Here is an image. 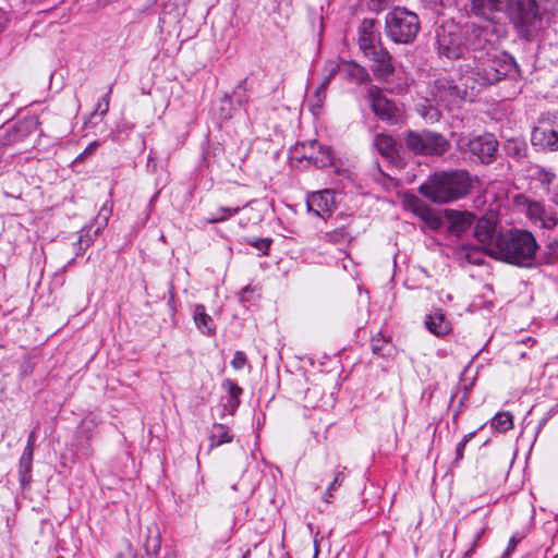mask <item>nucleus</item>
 Here are the masks:
<instances>
[{
    "label": "nucleus",
    "mask_w": 558,
    "mask_h": 558,
    "mask_svg": "<svg viewBox=\"0 0 558 558\" xmlns=\"http://www.w3.org/2000/svg\"><path fill=\"white\" fill-rule=\"evenodd\" d=\"M112 93V86H109L107 94L96 104L95 114L99 113L104 117L109 110L110 95Z\"/></svg>",
    "instance_id": "nucleus-35"
},
{
    "label": "nucleus",
    "mask_w": 558,
    "mask_h": 558,
    "mask_svg": "<svg viewBox=\"0 0 558 558\" xmlns=\"http://www.w3.org/2000/svg\"><path fill=\"white\" fill-rule=\"evenodd\" d=\"M373 112L381 120L397 124L401 120V111L383 95L377 86H371L367 92Z\"/></svg>",
    "instance_id": "nucleus-14"
},
{
    "label": "nucleus",
    "mask_w": 558,
    "mask_h": 558,
    "mask_svg": "<svg viewBox=\"0 0 558 558\" xmlns=\"http://www.w3.org/2000/svg\"><path fill=\"white\" fill-rule=\"evenodd\" d=\"M329 63H332V61ZM333 64L338 68L337 72L349 82L364 84L371 81V75L367 70L355 61H340L339 63L333 62Z\"/></svg>",
    "instance_id": "nucleus-18"
},
{
    "label": "nucleus",
    "mask_w": 558,
    "mask_h": 558,
    "mask_svg": "<svg viewBox=\"0 0 558 558\" xmlns=\"http://www.w3.org/2000/svg\"><path fill=\"white\" fill-rule=\"evenodd\" d=\"M468 146L469 150L483 163H489L497 151V141L492 134L474 137L469 141Z\"/></svg>",
    "instance_id": "nucleus-15"
},
{
    "label": "nucleus",
    "mask_w": 558,
    "mask_h": 558,
    "mask_svg": "<svg viewBox=\"0 0 558 558\" xmlns=\"http://www.w3.org/2000/svg\"><path fill=\"white\" fill-rule=\"evenodd\" d=\"M475 432H471L466 435H464V437L462 438V440L460 441V444H463L464 446H466V444L475 436Z\"/></svg>",
    "instance_id": "nucleus-50"
},
{
    "label": "nucleus",
    "mask_w": 558,
    "mask_h": 558,
    "mask_svg": "<svg viewBox=\"0 0 558 558\" xmlns=\"http://www.w3.org/2000/svg\"><path fill=\"white\" fill-rule=\"evenodd\" d=\"M515 203L536 228L551 230L558 226V215L551 207L524 195L518 196Z\"/></svg>",
    "instance_id": "nucleus-9"
},
{
    "label": "nucleus",
    "mask_w": 558,
    "mask_h": 558,
    "mask_svg": "<svg viewBox=\"0 0 558 558\" xmlns=\"http://www.w3.org/2000/svg\"><path fill=\"white\" fill-rule=\"evenodd\" d=\"M462 28L466 52L472 53V58L484 57L485 52H498L495 48L498 28L494 23L466 24Z\"/></svg>",
    "instance_id": "nucleus-6"
},
{
    "label": "nucleus",
    "mask_w": 558,
    "mask_h": 558,
    "mask_svg": "<svg viewBox=\"0 0 558 558\" xmlns=\"http://www.w3.org/2000/svg\"><path fill=\"white\" fill-rule=\"evenodd\" d=\"M497 221L494 217H482L477 220L474 229L475 239L483 245L489 255L490 244L495 242Z\"/></svg>",
    "instance_id": "nucleus-19"
},
{
    "label": "nucleus",
    "mask_w": 558,
    "mask_h": 558,
    "mask_svg": "<svg viewBox=\"0 0 558 558\" xmlns=\"http://www.w3.org/2000/svg\"><path fill=\"white\" fill-rule=\"evenodd\" d=\"M240 405V398H227L226 408L230 413H234Z\"/></svg>",
    "instance_id": "nucleus-44"
},
{
    "label": "nucleus",
    "mask_w": 558,
    "mask_h": 558,
    "mask_svg": "<svg viewBox=\"0 0 558 558\" xmlns=\"http://www.w3.org/2000/svg\"><path fill=\"white\" fill-rule=\"evenodd\" d=\"M116 558H136V556L131 546H128L126 549L118 554Z\"/></svg>",
    "instance_id": "nucleus-47"
},
{
    "label": "nucleus",
    "mask_w": 558,
    "mask_h": 558,
    "mask_svg": "<svg viewBox=\"0 0 558 558\" xmlns=\"http://www.w3.org/2000/svg\"><path fill=\"white\" fill-rule=\"evenodd\" d=\"M428 220L434 228H437L440 223V218L434 214H429Z\"/></svg>",
    "instance_id": "nucleus-48"
},
{
    "label": "nucleus",
    "mask_w": 558,
    "mask_h": 558,
    "mask_svg": "<svg viewBox=\"0 0 558 558\" xmlns=\"http://www.w3.org/2000/svg\"><path fill=\"white\" fill-rule=\"evenodd\" d=\"M484 57L473 58V64L464 65L463 73L478 85L486 86L497 83L515 69L512 57L505 52H485Z\"/></svg>",
    "instance_id": "nucleus-4"
},
{
    "label": "nucleus",
    "mask_w": 558,
    "mask_h": 558,
    "mask_svg": "<svg viewBox=\"0 0 558 558\" xmlns=\"http://www.w3.org/2000/svg\"><path fill=\"white\" fill-rule=\"evenodd\" d=\"M231 488H232L233 490H236V489H238L236 485H232V487H231Z\"/></svg>",
    "instance_id": "nucleus-55"
},
{
    "label": "nucleus",
    "mask_w": 558,
    "mask_h": 558,
    "mask_svg": "<svg viewBox=\"0 0 558 558\" xmlns=\"http://www.w3.org/2000/svg\"><path fill=\"white\" fill-rule=\"evenodd\" d=\"M73 262H74V259H71V260L66 264V266H65V267L71 266V265L73 264Z\"/></svg>",
    "instance_id": "nucleus-54"
},
{
    "label": "nucleus",
    "mask_w": 558,
    "mask_h": 558,
    "mask_svg": "<svg viewBox=\"0 0 558 558\" xmlns=\"http://www.w3.org/2000/svg\"><path fill=\"white\" fill-rule=\"evenodd\" d=\"M374 146L386 158H393L396 156V142L390 135L377 134L374 138Z\"/></svg>",
    "instance_id": "nucleus-26"
},
{
    "label": "nucleus",
    "mask_w": 558,
    "mask_h": 558,
    "mask_svg": "<svg viewBox=\"0 0 558 558\" xmlns=\"http://www.w3.org/2000/svg\"><path fill=\"white\" fill-rule=\"evenodd\" d=\"M363 54L365 58H367L374 64V63L378 62V60H381L383 58L388 56L389 52L381 45H379V46L371 49L369 51H365V53H363Z\"/></svg>",
    "instance_id": "nucleus-34"
},
{
    "label": "nucleus",
    "mask_w": 558,
    "mask_h": 558,
    "mask_svg": "<svg viewBox=\"0 0 558 558\" xmlns=\"http://www.w3.org/2000/svg\"><path fill=\"white\" fill-rule=\"evenodd\" d=\"M421 28L416 13L396 7L386 15L385 31L389 39L396 44L408 45L415 40Z\"/></svg>",
    "instance_id": "nucleus-5"
},
{
    "label": "nucleus",
    "mask_w": 558,
    "mask_h": 558,
    "mask_svg": "<svg viewBox=\"0 0 558 558\" xmlns=\"http://www.w3.org/2000/svg\"><path fill=\"white\" fill-rule=\"evenodd\" d=\"M306 203L310 211L325 219L335 208V195L329 190L314 192L307 197Z\"/></svg>",
    "instance_id": "nucleus-16"
},
{
    "label": "nucleus",
    "mask_w": 558,
    "mask_h": 558,
    "mask_svg": "<svg viewBox=\"0 0 558 558\" xmlns=\"http://www.w3.org/2000/svg\"><path fill=\"white\" fill-rule=\"evenodd\" d=\"M193 318L196 327L202 333L214 335L216 327L210 315L206 313L205 306L197 304L194 308Z\"/></svg>",
    "instance_id": "nucleus-24"
},
{
    "label": "nucleus",
    "mask_w": 558,
    "mask_h": 558,
    "mask_svg": "<svg viewBox=\"0 0 558 558\" xmlns=\"http://www.w3.org/2000/svg\"><path fill=\"white\" fill-rule=\"evenodd\" d=\"M7 17L4 15V13L0 12V32L7 25Z\"/></svg>",
    "instance_id": "nucleus-51"
},
{
    "label": "nucleus",
    "mask_w": 558,
    "mask_h": 558,
    "mask_svg": "<svg viewBox=\"0 0 558 558\" xmlns=\"http://www.w3.org/2000/svg\"><path fill=\"white\" fill-rule=\"evenodd\" d=\"M35 433L32 432L28 436V439H27V445L26 447L24 448V451L23 452H27V450H29V454H34V448H35Z\"/></svg>",
    "instance_id": "nucleus-45"
},
{
    "label": "nucleus",
    "mask_w": 558,
    "mask_h": 558,
    "mask_svg": "<svg viewBox=\"0 0 558 558\" xmlns=\"http://www.w3.org/2000/svg\"><path fill=\"white\" fill-rule=\"evenodd\" d=\"M337 66L333 63H327L326 71L327 74L319 86L316 88L314 95L310 98L311 110L314 114H318L319 110L323 107L324 100L326 98V90L330 83V81L337 74Z\"/></svg>",
    "instance_id": "nucleus-22"
},
{
    "label": "nucleus",
    "mask_w": 558,
    "mask_h": 558,
    "mask_svg": "<svg viewBox=\"0 0 558 558\" xmlns=\"http://www.w3.org/2000/svg\"><path fill=\"white\" fill-rule=\"evenodd\" d=\"M492 428L506 433L513 427V415L510 412H498L492 418Z\"/></svg>",
    "instance_id": "nucleus-29"
},
{
    "label": "nucleus",
    "mask_w": 558,
    "mask_h": 558,
    "mask_svg": "<svg viewBox=\"0 0 558 558\" xmlns=\"http://www.w3.org/2000/svg\"><path fill=\"white\" fill-rule=\"evenodd\" d=\"M250 244L257 250L262 251L263 254H267V251L270 246V241L268 239H257L255 241H250Z\"/></svg>",
    "instance_id": "nucleus-42"
},
{
    "label": "nucleus",
    "mask_w": 558,
    "mask_h": 558,
    "mask_svg": "<svg viewBox=\"0 0 558 558\" xmlns=\"http://www.w3.org/2000/svg\"><path fill=\"white\" fill-rule=\"evenodd\" d=\"M538 243L531 231L509 229L496 234L490 244L489 256L518 266L529 268L534 265Z\"/></svg>",
    "instance_id": "nucleus-2"
},
{
    "label": "nucleus",
    "mask_w": 558,
    "mask_h": 558,
    "mask_svg": "<svg viewBox=\"0 0 558 558\" xmlns=\"http://www.w3.org/2000/svg\"><path fill=\"white\" fill-rule=\"evenodd\" d=\"M253 291H254V289H253L251 286H246V287H244V288L241 290V292H240V300L243 302V301L245 300V296H244V295H245L247 292H253Z\"/></svg>",
    "instance_id": "nucleus-49"
},
{
    "label": "nucleus",
    "mask_w": 558,
    "mask_h": 558,
    "mask_svg": "<svg viewBox=\"0 0 558 558\" xmlns=\"http://www.w3.org/2000/svg\"><path fill=\"white\" fill-rule=\"evenodd\" d=\"M100 146V143L98 141H94L92 143H89V145L84 149L83 153H81L75 161H83L85 158L92 156L95 154V151L98 149V147Z\"/></svg>",
    "instance_id": "nucleus-38"
},
{
    "label": "nucleus",
    "mask_w": 558,
    "mask_h": 558,
    "mask_svg": "<svg viewBox=\"0 0 558 558\" xmlns=\"http://www.w3.org/2000/svg\"><path fill=\"white\" fill-rule=\"evenodd\" d=\"M551 9L545 4L541 9L537 0H472L471 12L484 19L485 23H494L501 12L506 11L519 34L531 39L543 28V11Z\"/></svg>",
    "instance_id": "nucleus-1"
},
{
    "label": "nucleus",
    "mask_w": 558,
    "mask_h": 558,
    "mask_svg": "<svg viewBox=\"0 0 558 558\" xmlns=\"http://www.w3.org/2000/svg\"><path fill=\"white\" fill-rule=\"evenodd\" d=\"M345 468H338L335 472L332 482L328 485L324 496L323 500L326 502H330L331 498L333 497V493L342 485L345 478L344 474Z\"/></svg>",
    "instance_id": "nucleus-30"
},
{
    "label": "nucleus",
    "mask_w": 558,
    "mask_h": 558,
    "mask_svg": "<svg viewBox=\"0 0 558 558\" xmlns=\"http://www.w3.org/2000/svg\"><path fill=\"white\" fill-rule=\"evenodd\" d=\"M424 325L430 333L437 337H444L450 333L452 329L450 322L441 310H435L427 314Z\"/></svg>",
    "instance_id": "nucleus-21"
},
{
    "label": "nucleus",
    "mask_w": 558,
    "mask_h": 558,
    "mask_svg": "<svg viewBox=\"0 0 558 558\" xmlns=\"http://www.w3.org/2000/svg\"><path fill=\"white\" fill-rule=\"evenodd\" d=\"M240 211V207H219L216 213H213L210 217L207 218L208 223H218L229 219L230 217L236 215Z\"/></svg>",
    "instance_id": "nucleus-31"
},
{
    "label": "nucleus",
    "mask_w": 558,
    "mask_h": 558,
    "mask_svg": "<svg viewBox=\"0 0 558 558\" xmlns=\"http://www.w3.org/2000/svg\"><path fill=\"white\" fill-rule=\"evenodd\" d=\"M477 178L465 170L436 171L420 186L418 192L436 204H447L469 195Z\"/></svg>",
    "instance_id": "nucleus-3"
},
{
    "label": "nucleus",
    "mask_w": 558,
    "mask_h": 558,
    "mask_svg": "<svg viewBox=\"0 0 558 558\" xmlns=\"http://www.w3.org/2000/svg\"><path fill=\"white\" fill-rule=\"evenodd\" d=\"M555 178V174L549 172V171H546V170H539L537 172V179L538 181L542 183V184H550L551 181L554 180Z\"/></svg>",
    "instance_id": "nucleus-43"
},
{
    "label": "nucleus",
    "mask_w": 558,
    "mask_h": 558,
    "mask_svg": "<svg viewBox=\"0 0 558 558\" xmlns=\"http://www.w3.org/2000/svg\"><path fill=\"white\" fill-rule=\"evenodd\" d=\"M246 356L242 351H236L231 361V365L235 369H242L246 364Z\"/></svg>",
    "instance_id": "nucleus-41"
},
{
    "label": "nucleus",
    "mask_w": 558,
    "mask_h": 558,
    "mask_svg": "<svg viewBox=\"0 0 558 558\" xmlns=\"http://www.w3.org/2000/svg\"><path fill=\"white\" fill-rule=\"evenodd\" d=\"M38 122L34 118L17 121L10 128L0 129V148L5 149L23 143L37 129Z\"/></svg>",
    "instance_id": "nucleus-13"
},
{
    "label": "nucleus",
    "mask_w": 558,
    "mask_h": 558,
    "mask_svg": "<svg viewBox=\"0 0 558 558\" xmlns=\"http://www.w3.org/2000/svg\"><path fill=\"white\" fill-rule=\"evenodd\" d=\"M531 142L541 149L558 150V112L542 117L531 134Z\"/></svg>",
    "instance_id": "nucleus-10"
},
{
    "label": "nucleus",
    "mask_w": 558,
    "mask_h": 558,
    "mask_svg": "<svg viewBox=\"0 0 558 558\" xmlns=\"http://www.w3.org/2000/svg\"><path fill=\"white\" fill-rule=\"evenodd\" d=\"M291 154L294 158L299 160L305 159L318 168L332 165V153L330 148L320 145L315 140L298 143L292 147Z\"/></svg>",
    "instance_id": "nucleus-11"
},
{
    "label": "nucleus",
    "mask_w": 558,
    "mask_h": 558,
    "mask_svg": "<svg viewBox=\"0 0 558 558\" xmlns=\"http://www.w3.org/2000/svg\"><path fill=\"white\" fill-rule=\"evenodd\" d=\"M233 439V435L230 432V428L220 423H215L210 429L209 436V448L214 449L223 444L231 442Z\"/></svg>",
    "instance_id": "nucleus-25"
},
{
    "label": "nucleus",
    "mask_w": 558,
    "mask_h": 558,
    "mask_svg": "<svg viewBox=\"0 0 558 558\" xmlns=\"http://www.w3.org/2000/svg\"><path fill=\"white\" fill-rule=\"evenodd\" d=\"M474 215L469 211H460L456 209H445V219L448 222L450 233L460 236L474 222Z\"/></svg>",
    "instance_id": "nucleus-17"
},
{
    "label": "nucleus",
    "mask_w": 558,
    "mask_h": 558,
    "mask_svg": "<svg viewBox=\"0 0 558 558\" xmlns=\"http://www.w3.org/2000/svg\"><path fill=\"white\" fill-rule=\"evenodd\" d=\"M371 70L378 80L386 81L395 72L392 56L389 53L378 60V62L372 64Z\"/></svg>",
    "instance_id": "nucleus-28"
},
{
    "label": "nucleus",
    "mask_w": 558,
    "mask_h": 558,
    "mask_svg": "<svg viewBox=\"0 0 558 558\" xmlns=\"http://www.w3.org/2000/svg\"><path fill=\"white\" fill-rule=\"evenodd\" d=\"M432 95L438 104L451 110L465 97V90L454 84L452 80L440 77L435 81Z\"/></svg>",
    "instance_id": "nucleus-12"
},
{
    "label": "nucleus",
    "mask_w": 558,
    "mask_h": 558,
    "mask_svg": "<svg viewBox=\"0 0 558 558\" xmlns=\"http://www.w3.org/2000/svg\"><path fill=\"white\" fill-rule=\"evenodd\" d=\"M380 45L379 33L373 20H364L359 31V47L363 53Z\"/></svg>",
    "instance_id": "nucleus-20"
},
{
    "label": "nucleus",
    "mask_w": 558,
    "mask_h": 558,
    "mask_svg": "<svg viewBox=\"0 0 558 558\" xmlns=\"http://www.w3.org/2000/svg\"><path fill=\"white\" fill-rule=\"evenodd\" d=\"M371 345L374 353L384 355L386 352V348L388 347V343L384 339L373 338Z\"/></svg>",
    "instance_id": "nucleus-39"
},
{
    "label": "nucleus",
    "mask_w": 558,
    "mask_h": 558,
    "mask_svg": "<svg viewBox=\"0 0 558 558\" xmlns=\"http://www.w3.org/2000/svg\"><path fill=\"white\" fill-rule=\"evenodd\" d=\"M222 387L228 392L227 398H240V396L242 395V388L231 379H226L222 383Z\"/></svg>",
    "instance_id": "nucleus-36"
},
{
    "label": "nucleus",
    "mask_w": 558,
    "mask_h": 558,
    "mask_svg": "<svg viewBox=\"0 0 558 558\" xmlns=\"http://www.w3.org/2000/svg\"><path fill=\"white\" fill-rule=\"evenodd\" d=\"M248 551L242 558H248Z\"/></svg>",
    "instance_id": "nucleus-56"
},
{
    "label": "nucleus",
    "mask_w": 558,
    "mask_h": 558,
    "mask_svg": "<svg viewBox=\"0 0 558 558\" xmlns=\"http://www.w3.org/2000/svg\"><path fill=\"white\" fill-rule=\"evenodd\" d=\"M543 258L546 264H558V239H554L546 245Z\"/></svg>",
    "instance_id": "nucleus-32"
},
{
    "label": "nucleus",
    "mask_w": 558,
    "mask_h": 558,
    "mask_svg": "<svg viewBox=\"0 0 558 558\" xmlns=\"http://www.w3.org/2000/svg\"><path fill=\"white\" fill-rule=\"evenodd\" d=\"M232 97H235L239 102H242L245 99V88L243 86V83H240L233 90L232 95H225L222 101L227 102L229 106H231Z\"/></svg>",
    "instance_id": "nucleus-37"
},
{
    "label": "nucleus",
    "mask_w": 558,
    "mask_h": 558,
    "mask_svg": "<svg viewBox=\"0 0 558 558\" xmlns=\"http://www.w3.org/2000/svg\"><path fill=\"white\" fill-rule=\"evenodd\" d=\"M161 546V535L156 524L148 525L143 539L145 555L143 558H157Z\"/></svg>",
    "instance_id": "nucleus-23"
},
{
    "label": "nucleus",
    "mask_w": 558,
    "mask_h": 558,
    "mask_svg": "<svg viewBox=\"0 0 558 558\" xmlns=\"http://www.w3.org/2000/svg\"><path fill=\"white\" fill-rule=\"evenodd\" d=\"M465 446L463 444H458L456 448V459L454 463H459L463 459V451Z\"/></svg>",
    "instance_id": "nucleus-46"
},
{
    "label": "nucleus",
    "mask_w": 558,
    "mask_h": 558,
    "mask_svg": "<svg viewBox=\"0 0 558 558\" xmlns=\"http://www.w3.org/2000/svg\"><path fill=\"white\" fill-rule=\"evenodd\" d=\"M112 214V205L109 202H106L98 211L96 217V222L98 223V229L100 227H105L109 220V217Z\"/></svg>",
    "instance_id": "nucleus-33"
},
{
    "label": "nucleus",
    "mask_w": 558,
    "mask_h": 558,
    "mask_svg": "<svg viewBox=\"0 0 558 558\" xmlns=\"http://www.w3.org/2000/svg\"><path fill=\"white\" fill-rule=\"evenodd\" d=\"M436 48L440 57L459 59L466 53L463 28L452 21L442 23L436 31Z\"/></svg>",
    "instance_id": "nucleus-7"
},
{
    "label": "nucleus",
    "mask_w": 558,
    "mask_h": 558,
    "mask_svg": "<svg viewBox=\"0 0 558 558\" xmlns=\"http://www.w3.org/2000/svg\"><path fill=\"white\" fill-rule=\"evenodd\" d=\"M557 412H558V403L548 411L547 416H551V415L556 414Z\"/></svg>",
    "instance_id": "nucleus-52"
},
{
    "label": "nucleus",
    "mask_w": 558,
    "mask_h": 558,
    "mask_svg": "<svg viewBox=\"0 0 558 558\" xmlns=\"http://www.w3.org/2000/svg\"><path fill=\"white\" fill-rule=\"evenodd\" d=\"M521 539L522 536H519L518 534L512 535L501 558H509V556L514 551L517 545L521 542Z\"/></svg>",
    "instance_id": "nucleus-40"
},
{
    "label": "nucleus",
    "mask_w": 558,
    "mask_h": 558,
    "mask_svg": "<svg viewBox=\"0 0 558 558\" xmlns=\"http://www.w3.org/2000/svg\"><path fill=\"white\" fill-rule=\"evenodd\" d=\"M32 465L33 456L27 452H23L19 462V480L21 487L24 489L32 481Z\"/></svg>",
    "instance_id": "nucleus-27"
},
{
    "label": "nucleus",
    "mask_w": 558,
    "mask_h": 558,
    "mask_svg": "<svg viewBox=\"0 0 558 558\" xmlns=\"http://www.w3.org/2000/svg\"><path fill=\"white\" fill-rule=\"evenodd\" d=\"M222 118H225V119L231 118L230 111L229 110L226 111V113L222 114Z\"/></svg>",
    "instance_id": "nucleus-53"
},
{
    "label": "nucleus",
    "mask_w": 558,
    "mask_h": 558,
    "mask_svg": "<svg viewBox=\"0 0 558 558\" xmlns=\"http://www.w3.org/2000/svg\"><path fill=\"white\" fill-rule=\"evenodd\" d=\"M407 147L414 154L440 156L449 149V142L439 133L429 131H409L405 135Z\"/></svg>",
    "instance_id": "nucleus-8"
}]
</instances>
